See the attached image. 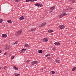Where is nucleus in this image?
Segmentation results:
<instances>
[{"label":"nucleus","mask_w":76,"mask_h":76,"mask_svg":"<svg viewBox=\"0 0 76 76\" xmlns=\"http://www.w3.org/2000/svg\"><path fill=\"white\" fill-rule=\"evenodd\" d=\"M36 0H31V2H34V1H35Z\"/></svg>","instance_id":"33"},{"label":"nucleus","mask_w":76,"mask_h":76,"mask_svg":"<svg viewBox=\"0 0 76 76\" xmlns=\"http://www.w3.org/2000/svg\"><path fill=\"white\" fill-rule=\"evenodd\" d=\"M62 15L63 16H66V15H67V14H66V13H63L62 14Z\"/></svg>","instance_id":"21"},{"label":"nucleus","mask_w":76,"mask_h":76,"mask_svg":"<svg viewBox=\"0 0 76 76\" xmlns=\"http://www.w3.org/2000/svg\"><path fill=\"white\" fill-rule=\"evenodd\" d=\"M1 53V50H0V53Z\"/></svg>","instance_id":"42"},{"label":"nucleus","mask_w":76,"mask_h":76,"mask_svg":"<svg viewBox=\"0 0 76 76\" xmlns=\"http://www.w3.org/2000/svg\"><path fill=\"white\" fill-rule=\"evenodd\" d=\"M76 69V67H74L72 69V71H74V70H75Z\"/></svg>","instance_id":"18"},{"label":"nucleus","mask_w":76,"mask_h":76,"mask_svg":"<svg viewBox=\"0 0 76 76\" xmlns=\"http://www.w3.org/2000/svg\"><path fill=\"white\" fill-rule=\"evenodd\" d=\"M46 24V23L44 22L42 23V24L41 25H40L39 26V27H42V26H44Z\"/></svg>","instance_id":"4"},{"label":"nucleus","mask_w":76,"mask_h":76,"mask_svg":"<svg viewBox=\"0 0 76 76\" xmlns=\"http://www.w3.org/2000/svg\"><path fill=\"white\" fill-rule=\"evenodd\" d=\"M14 75L15 76H18L20 75V74H17V73H14Z\"/></svg>","instance_id":"14"},{"label":"nucleus","mask_w":76,"mask_h":76,"mask_svg":"<svg viewBox=\"0 0 76 76\" xmlns=\"http://www.w3.org/2000/svg\"><path fill=\"white\" fill-rule=\"evenodd\" d=\"M72 1L73 3H74L75 2V0H72Z\"/></svg>","instance_id":"40"},{"label":"nucleus","mask_w":76,"mask_h":76,"mask_svg":"<svg viewBox=\"0 0 76 76\" xmlns=\"http://www.w3.org/2000/svg\"><path fill=\"white\" fill-rule=\"evenodd\" d=\"M47 59H48V60H50V59H51V57H48L47 58Z\"/></svg>","instance_id":"28"},{"label":"nucleus","mask_w":76,"mask_h":76,"mask_svg":"<svg viewBox=\"0 0 76 76\" xmlns=\"http://www.w3.org/2000/svg\"><path fill=\"white\" fill-rule=\"evenodd\" d=\"M55 8L54 7H51L50 9H51V10H54V9Z\"/></svg>","instance_id":"22"},{"label":"nucleus","mask_w":76,"mask_h":76,"mask_svg":"<svg viewBox=\"0 0 76 76\" xmlns=\"http://www.w3.org/2000/svg\"><path fill=\"white\" fill-rule=\"evenodd\" d=\"M50 56V54H48L45 56V57H48V56Z\"/></svg>","instance_id":"23"},{"label":"nucleus","mask_w":76,"mask_h":76,"mask_svg":"<svg viewBox=\"0 0 76 76\" xmlns=\"http://www.w3.org/2000/svg\"><path fill=\"white\" fill-rule=\"evenodd\" d=\"M6 54H7V52H5L4 54V55H6Z\"/></svg>","instance_id":"37"},{"label":"nucleus","mask_w":76,"mask_h":76,"mask_svg":"<svg viewBox=\"0 0 76 76\" xmlns=\"http://www.w3.org/2000/svg\"><path fill=\"white\" fill-rule=\"evenodd\" d=\"M38 62L37 61H34V63L35 64H38Z\"/></svg>","instance_id":"30"},{"label":"nucleus","mask_w":76,"mask_h":76,"mask_svg":"<svg viewBox=\"0 0 76 76\" xmlns=\"http://www.w3.org/2000/svg\"><path fill=\"white\" fill-rule=\"evenodd\" d=\"M58 27L60 29H64L65 28V26L61 25L59 26Z\"/></svg>","instance_id":"3"},{"label":"nucleus","mask_w":76,"mask_h":76,"mask_svg":"<svg viewBox=\"0 0 76 76\" xmlns=\"http://www.w3.org/2000/svg\"><path fill=\"white\" fill-rule=\"evenodd\" d=\"M29 62H30V61H29V60H27V61H26V63H29Z\"/></svg>","instance_id":"19"},{"label":"nucleus","mask_w":76,"mask_h":76,"mask_svg":"<svg viewBox=\"0 0 76 76\" xmlns=\"http://www.w3.org/2000/svg\"><path fill=\"white\" fill-rule=\"evenodd\" d=\"M31 64L32 65H34L35 64V61H33L31 63Z\"/></svg>","instance_id":"24"},{"label":"nucleus","mask_w":76,"mask_h":76,"mask_svg":"<svg viewBox=\"0 0 76 76\" xmlns=\"http://www.w3.org/2000/svg\"><path fill=\"white\" fill-rule=\"evenodd\" d=\"M13 68L14 69H15V70H19V69L18 68V67L16 66H13Z\"/></svg>","instance_id":"10"},{"label":"nucleus","mask_w":76,"mask_h":76,"mask_svg":"<svg viewBox=\"0 0 76 76\" xmlns=\"http://www.w3.org/2000/svg\"><path fill=\"white\" fill-rule=\"evenodd\" d=\"M55 62H56V63H59L60 61H59V60H58V59H57L56 60V59Z\"/></svg>","instance_id":"16"},{"label":"nucleus","mask_w":76,"mask_h":76,"mask_svg":"<svg viewBox=\"0 0 76 76\" xmlns=\"http://www.w3.org/2000/svg\"><path fill=\"white\" fill-rule=\"evenodd\" d=\"M22 34V30H19L15 34L16 36H19Z\"/></svg>","instance_id":"1"},{"label":"nucleus","mask_w":76,"mask_h":76,"mask_svg":"<svg viewBox=\"0 0 76 76\" xmlns=\"http://www.w3.org/2000/svg\"><path fill=\"white\" fill-rule=\"evenodd\" d=\"M16 43H14L12 45H16Z\"/></svg>","instance_id":"39"},{"label":"nucleus","mask_w":76,"mask_h":76,"mask_svg":"<svg viewBox=\"0 0 76 76\" xmlns=\"http://www.w3.org/2000/svg\"><path fill=\"white\" fill-rule=\"evenodd\" d=\"M53 30H49L48 31V32H49V33H51V32H53Z\"/></svg>","instance_id":"13"},{"label":"nucleus","mask_w":76,"mask_h":76,"mask_svg":"<svg viewBox=\"0 0 76 76\" xmlns=\"http://www.w3.org/2000/svg\"><path fill=\"white\" fill-rule=\"evenodd\" d=\"M36 29V28H32L31 29V32H34V31H35Z\"/></svg>","instance_id":"9"},{"label":"nucleus","mask_w":76,"mask_h":76,"mask_svg":"<svg viewBox=\"0 0 76 76\" xmlns=\"http://www.w3.org/2000/svg\"><path fill=\"white\" fill-rule=\"evenodd\" d=\"M37 0H36V1H37Z\"/></svg>","instance_id":"46"},{"label":"nucleus","mask_w":76,"mask_h":76,"mask_svg":"<svg viewBox=\"0 0 76 76\" xmlns=\"http://www.w3.org/2000/svg\"><path fill=\"white\" fill-rule=\"evenodd\" d=\"M54 44L56 45H60V43L57 42H55L54 43Z\"/></svg>","instance_id":"5"},{"label":"nucleus","mask_w":76,"mask_h":76,"mask_svg":"<svg viewBox=\"0 0 76 76\" xmlns=\"http://www.w3.org/2000/svg\"><path fill=\"white\" fill-rule=\"evenodd\" d=\"M43 41L45 42H47L48 41V39L46 38H44L43 40Z\"/></svg>","instance_id":"6"},{"label":"nucleus","mask_w":76,"mask_h":76,"mask_svg":"<svg viewBox=\"0 0 76 76\" xmlns=\"http://www.w3.org/2000/svg\"><path fill=\"white\" fill-rule=\"evenodd\" d=\"M38 53H40V54H42V51L41 50H38Z\"/></svg>","instance_id":"11"},{"label":"nucleus","mask_w":76,"mask_h":76,"mask_svg":"<svg viewBox=\"0 0 76 76\" xmlns=\"http://www.w3.org/2000/svg\"><path fill=\"white\" fill-rule=\"evenodd\" d=\"M15 57V56H13L11 58V60H13V58H14Z\"/></svg>","instance_id":"31"},{"label":"nucleus","mask_w":76,"mask_h":76,"mask_svg":"<svg viewBox=\"0 0 76 76\" xmlns=\"http://www.w3.org/2000/svg\"><path fill=\"white\" fill-rule=\"evenodd\" d=\"M35 6H38V7H41V6H42V4H39L38 3H37L35 4Z\"/></svg>","instance_id":"2"},{"label":"nucleus","mask_w":76,"mask_h":76,"mask_svg":"<svg viewBox=\"0 0 76 76\" xmlns=\"http://www.w3.org/2000/svg\"><path fill=\"white\" fill-rule=\"evenodd\" d=\"M26 2H29V1H31V0H26Z\"/></svg>","instance_id":"29"},{"label":"nucleus","mask_w":76,"mask_h":76,"mask_svg":"<svg viewBox=\"0 0 76 76\" xmlns=\"http://www.w3.org/2000/svg\"><path fill=\"white\" fill-rule=\"evenodd\" d=\"M19 19L20 20H23V19H24V17H20L19 18Z\"/></svg>","instance_id":"12"},{"label":"nucleus","mask_w":76,"mask_h":76,"mask_svg":"<svg viewBox=\"0 0 76 76\" xmlns=\"http://www.w3.org/2000/svg\"><path fill=\"white\" fill-rule=\"evenodd\" d=\"M15 43L16 44H18V41L16 42Z\"/></svg>","instance_id":"36"},{"label":"nucleus","mask_w":76,"mask_h":76,"mask_svg":"<svg viewBox=\"0 0 76 76\" xmlns=\"http://www.w3.org/2000/svg\"><path fill=\"white\" fill-rule=\"evenodd\" d=\"M50 13H52V12H53V11H50Z\"/></svg>","instance_id":"43"},{"label":"nucleus","mask_w":76,"mask_h":76,"mask_svg":"<svg viewBox=\"0 0 76 76\" xmlns=\"http://www.w3.org/2000/svg\"><path fill=\"white\" fill-rule=\"evenodd\" d=\"M63 15H62V14H61V15L59 16V18H62V17H63Z\"/></svg>","instance_id":"26"},{"label":"nucleus","mask_w":76,"mask_h":76,"mask_svg":"<svg viewBox=\"0 0 76 76\" xmlns=\"http://www.w3.org/2000/svg\"><path fill=\"white\" fill-rule=\"evenodd\" d=\"M7 66H4L3 67L4 69H6V68H7Z\"/></svg>","instance_id":"35"},{"label":"nucleus","mask_w":76,"mask_h":76,"mask_svg":"<svg viewBox=\"0 0 76 76\" xmlns=\"http://www.w3.org/2000/svg\"><path fill=\"white\" fill-rule=\"evenodd\" d=\"M3 22V20L2 19H0V23H1Z\"/></svg>","instance_id":"32"},{"label":"nucleus","mask_w":76,"mask_h":76,"mask_svg":"<svg viewBox=\"0 0 76 76\" xmlns=\"http://www.w3.org/2000/svg\"><path fill=\"white\" fill-rule=\"evenodd\" d=\"M22 50H23L24 51H26V49H25L23 48V49H22Z\"/></svg>","instance_id":"34"},{"label":"nucleus","mask_w":76,"mask_h":76,"mask_svg":"<svg viewBox=\"0 0 76 76\" xmlns=\"http://www.w3.org/2000/svg\"><path fill=\"white\" fill-rule=\"evenodd\" d=\"M12 47V46H10L8 47H7V46H6L5 48V50H9V48H10Z\"/></svg>","instance_id":"7"},{"label":"nucleus","mask_w":76,"mask_h":76,"mask_svg":"<svg viewBox=\"0 0 76 76\" xmlns=\"http://www.w3.org/2000/svg\"><path fill=\"white\" fill-rule=\"evenodd\" d=\"M1 69V67H0V69Z\"/></svg>","instance_id":"45"},{"label":"nucleus","mask_w":76,"mask_h":76,"mask_svg":"<svg viewBox=\"0 0 76 76\" xmlns=\"http://www.w3.org/2000/svg\"><path fill=\"white\" fill-rule=\"evenodd\" d=\"M62 13H63V12H67V11L66 9L62 11Z\"/></svg>","instance_id":"17"},{"label":"nucleus","mask_w":76,"mask_h":76,"mask_svg":"<svg viewBox=\"0 0 76 76\" xmlns=\"http://www.w3.org/2000/svg\"><path fill=\"white\" fill-rule=\"evenodd\" d=\"M7 22L8 23H12V22H11V20H7Z\"/></svg>","instance_id":"25"},{"label":"nucleus","mask_w":76,"mask_h":76,"mask_svg":"<svg viewBox=\"0 0 76 76\" xmlns=\"http://www.w3.org/2000/svg\"><path fill=\"white\" fill-rule=\"evenodd\" d=\"M51 72H52L51 73L52 75H53L55 73V71H51Z\"/></svg>","instance_id":"20"},{"label":"nucleus","mask_w":76,"mask_h":76,"mask_svg":"<svg viewBox=\"0 0 76 76\" xmlns=\"http://www.w3.org/2000/svg\"><path fill=\"white\" fill-rule=\"evenodd\" d=\"M65 10H68V9H65Z\"/></svg>","instance_id":"44"},{"label":"nucleus","mask_w":76,"mask_h":76,"mask_svg":"<svg viewBox=\"0 0 76 76\" xmlns=\"http://www.w3.org/2000/svg\"><path fill=\"white\" fill-rule=\"evenodd\" d=\"M52 50H53V51H54V50H56V49L55 48H53L52 49Z\"/></svg>","instance_id":"38"},{"label":"nucleus","mask_w":76,"mask_h":76,"mask_svg":"<svg viewBox=\"0 0 76 76\" xmlns=\"http://www.w3.org/2000/svg\"><path fill=\"white\" fill-rule=\"evenodd\" d=\"M2 36L3 37H7V35L5 34H3Z\"/></svg>","instance_id":"15"},{"label":"nucleus","mask_w":76,"mask_h":76,"mask_svg":"<svg viewBox=\"0 0 76 76\" xmlns=\"http://www.w3.org/2000/svg\"><path fill=\"white\" fill-rule=\"evenodd\" d=\"M68 9H69V10H71V8L69 7L68 8Z\"/></svg>","instance_id":"41"},{"label":"nucleus","mask_w":76,"mask_h":76,"mask_svg":"<svg viewBox=\"0 0 76 76\" xmlns=\"http://www.w3.org/2000/svg\"><path fill=\"white\" fill-rule=\"evenodd\" d=\"M14 1H15V2H19V0H14Z\"/></svg>","instance_id":"27"},{"label":"nucleus","mask_w":76,"mask_h":76,"mask_svg":"<svg viewBox=\"0 0 76 76\" xmlns=\"http://www.w3.org/2000/svg\"><path fill=\"white\" fill-rule=\"evenodd\" d=\"M25 45L26 47H27V48H29L30 47L29 46V45H28V44L26 43L25 44Z\"/></svg>","instance_id":"8"}]
</instances>
